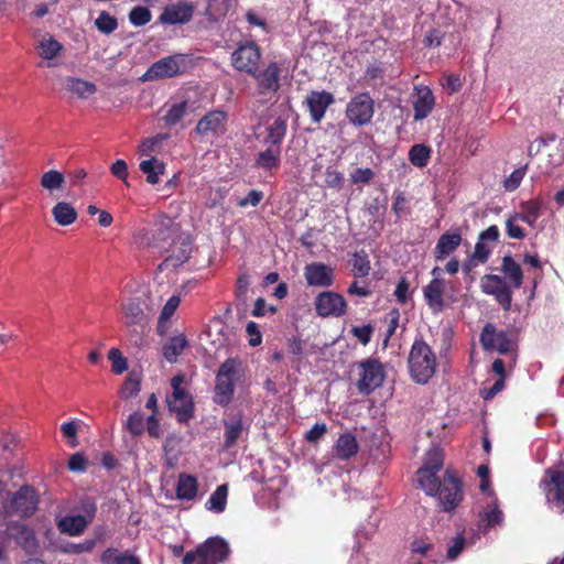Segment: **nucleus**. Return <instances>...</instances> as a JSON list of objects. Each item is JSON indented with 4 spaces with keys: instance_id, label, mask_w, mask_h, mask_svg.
<instances>
[{
    "instance_id": "nucleus-48",
    "label": "nucleus",
    "mask_w": 564,
    "mask_h": 564,
    "mask_svg": "<svg viewBox=\"0 0 564 564\" xmlns=\"http://www.w3.org/2000/svg\"><path fill=\"white\" fill-rule=\"evenodd\" d=\"M101 562L104 564H140L137 557L120 553L115 549H107L101 555Z\"/></svg>"
},
{
    "instance_id": "nucleus-51",
    "label": "nucleus",
    "mask_w": 564,
    "mask_h": 564,
    "mask_svg": "<svg viewBox=\"0 0 564 564\" xmlns=\"http://www.w3.org/2000/svg\"><path fill=\"white\" fill-rule=\"evenodd\" d=\"M161 352L166 361H176V336L161 337Z\"/></svg>"
},
{
    "instance_id": "nucleus-1",
    "label": "nucleus",
    "mask_w": 564,
    "mask_h": 564,
    "mask_svg": "<svg viewBox=\"0 0 564 564\" xmlns=\"http://www.w3.org/2000/svg\"><path fill=\"white\" fill-rule=\"evenodd\" d=\"M500 271L503 276L498 274H485L480 279L481 292L494 296L495 301L508 312L512 305V289H520L523 284V270L521 265L507 254L502 258Z\"/></svg>"
},
{
    "instance_id": "nucleus-60",
    "label": "nucleus",
    "mask_w": 564,
    "mask_h": 564,
    "mask_svg": "<svg viewBox=\"0 0 564 564\" xmlns=\"http://www.w3.org/2000/svg\"><path fill=\"white\" fill-rule=\"evenodd\" d=\"M465 545L466 539L463 534H458L457 536H455L447 549V558L451 561L456 560L458 555L463 552Z\"/></svg>"
},
{
    "instance_id": "nucleus-43",
    "label": "nucleus",
    "mask_w": 564,
    "mask_h": 564,
    "mask_svg": "<svg viewBox=\"0 0 564 564\" xmlns=\"http://www.w3.org/2000/svg\"><path fill=\"white\" fill-rule=\"evenodd\" d=\"M432 150L425 144H414L409 151V160L416 167H425L429 164Z\"/></svg>"
},
{
    "instance_id": "nucleus-56",
    "label": "nucleus",
    "mask_w": 564,
    "mask_h": 564,
    "mask_svg": "<svg viewBox=\"0 0 564 564\" xmlns=\"http://www.w3.org/2000/svg\"><path fill=\"white\" fill-rule=\"evenodd\" d=\"M249 286H250V278H249L248 273H246V272L240 273L237 279L236 289H235V295H236L237 301H240L242 303L246 302Z\"/></svg>"
},
{
    "instance_id": "nucleus-7",
    "label": "nucleus",
    "mask_w": 564,
    "mask_h": 564,
    "mask_svg": "<svg viewBox=\"0 0 564 564\" xmlns=\"http://www.w3.org/2000/svg\"><path fill=\"white\" fill-rule=\"evenodd\" d=\"M444 465V456L441 449L433 448L427 452L424 464L416 471V481L421 489L425 492L435 491V478L440 477L438 473Z\"/></svg>"
},
{
    "instance_id": "nucleus-41",
    "label": "nucleus",
    "mask_w": 564,
    "mask_h": 564,
    "mask_svg": "<svg viewBox=\"0 0 564 564\" xmlns=\"http://www.w3.org/2000/svg\"><path fill=\"white\" fill-rule=\"evenodd\" d=\"M183 382V376L178 373V386ZM194 413V404L184 389L178 387V422H187Z\"/></svg>"
},
{
    "instance_id": "nucleus-14",
    "label": "nucleus",
    "mask_w": 564,
    "mask_h": 564,
    "mask_svg": "<svg viewBox=\"0 0 564 564\" xmlns=\"http://www.w3.org/2000/svg\"><path fill=\"white\" fill-rule=\"evenodd\" d=\"M315 310L322 317H340L346 314L347 303L343 295L333 291H325L315 299Z\"/></svg>"
},
{
    "instance_id": "nucleus-39",
    "label": "nucleus",
    "mask_w": 564,
    "mask_h": 564,
    "mask_svg": "<svg viewBox=\"0 0 564 564\" xmlns=\"http://www.w3.org/2000/svg\"><path fill=\"white\" fill-rule=\"evenodd\" d=\"M541 213V203L538 200H528L521 205V213L513 214L518 220L533 226Z\"/></svg>"
},
{
    "instance_id": "nucleus-10",
    "label": "nucleus",
    "mask_w": 564,
    "mask_h": 564,
    "mask_svg": "<svg viewBox=\"0 0 564 564\" xmlns=\"http://www.w3.org/2000/svg\"><path fill=\"white\" fill-rule=\"evenodd\" d=\"M375 113V102L369 93L354 96L346 107V117L355 126L369 123Z\"/></svg>"
},
{
    "instance_id": "nucleus-36",
    "label": "nucleus",
    "mask_w": 564,
    "mask_h": 564,
    "mask_svg": "<svg viewBox=\"0 0 564 564\" xmlns=\"http://www.w3.org/2000/svg\"><path fill=\"white\" fill-rule=\"evenodd\" d=\"M66 90L79 98H88L96 93V85L75 77H67L64 82Z\"/></svg>"
},
{
    "instance_id": "nucleus-31",
    "label": "nucleus",
    "mask_w": 564,
    "mask_h": 564,
    "mask_svg": "<svg viewBox=\"0 0 564 564\" xmlns=\"http://www.w3.org/2000/svg\"><path fill=\"white\" fill-rule=\"evenodd\" d=\"M435 98L431 89L424 88L420 90L416 100L413 102L414 120L426 118L433 110Z\"/></svg>"
},
{
    "instance_id": "nucleus-21",
    "label": "nucleus",
    "mask_w": 564,
    "mask_h": 564,
    "mask_svg": "<svg viewBox=\"0 0 564 564\" xmlns=\"http://www.w3.org/2000/svg\"><path fill=\"white\" fill-rule=\"evenodd\" d=\"M176 313V295H172L163 306L158 318L156 334L160 337L176 336L174 315Z\"/></svg>"
},
{
    "instance_id": "nucleus-64",
    "label": "nucleus",
    "mask_w": 564,
    "mask_h": 564,
    "mask_svg": "<svg viewBox=\"0 0 564 564\" xmlns=\"http://www.w3.org/2000/svg\"><path fill=\"white\" fill-rule=\"evenodd\" d=\"M525 170L520 167L516 169L508 178H506L503 186L507 191H514L521 184L522 178L524 177Z\"/></svg>"
},
{
    "instance_id": "nucleus-23",
    "label": "nucleus",
    "mask_w": 564,
    "mask_h": 564,
    "mask_svg": "<svg viewBox=\"0 0 564 564\" xmlns=\"http://www.w3.org/2000/svg\"><path fill=\"white\" fill-rule=\"evenodd\" d=\"M445 280L433 278L427 285L423 288V295L426 304L433 312H442L445 307L444 302Z\"/></svg>"
},
{
    "instance_id": "nucleus-57",
    "label": "nucleus",
    "mask_w": 564,
    "mask_h": 564,
    "mask_svg": "<svg viewBox=\"0 0 564 564\" xmlns=\"http://www.w3.org/2000/svg\"><path fill=\"white\" fill-rule=\"evenodd\" d=\"M373 326L371 324H366L361 326H352L351 334L357 340L364 346L368 345L371 340L373 334Z\"/></svg>"
},
{
    "instance_id": "nucleus-52",
    "label": "nucleus",
    "mask_w": 564,
    "mask_h": 564,
    "mask_svg": "<svg viewBox=\"0 0 564 564\" xmlns=\"http://www.w3.org/2000/svg\"><path fill=\"white\" fill-rule=\"evenodd\" d=\"M152 14L145 7H134L129 14V20L134 26H142L151 21Z\"/></svg>"
},
{
    "instance_id": "nucleus-37",
    "label": "nucleus",
    "mask_w": 564,
    "mask_h": 564,
    "mask_svg": "<svg viewBox=\"0 0 564 564\" xmlns=\"http://www.w3.org/2000/svg\"><path fill=\"white\" fill-rule=\"evenodd\" d=\"M235 386L224 380L216 379L214 389V402L220 406H227L234 399Z\"/></svg>"
},
{
    "instance_id": "nucleus-34",
    "label": "nucleus",
    "mask_w": 564,
    "mask_h": 564,
    "mask_svg": "<svg viewBox=\"0 0 564 564\" xmlns=\"http://www.w3.org/2000/svg\"><path fill=\"white\" fill-rule=\"evenodd\" d=\"M52 215L54 220L59 226L64 227L72 225L77 219L76 209L72 206V204L67 202H58L57 204H55L52 208Z\"/></svg>"
},
{
    "instance_id": "nucleus-29",
    "label": "nucleus",
    "mask_w": 564,
    "mask_h": 564,
    "mask_svg": "<svg viewBox=\"0 0 564 564\" xmlns=\"http://www.w3.org/2000/svg\"><path fill=\"white\" fill-rule=\"evenodd\" d=\"M139 170L145 175V181L155 185L165 173V163L155 156L147 158L139 163Z\"/></svg>"
},
{
    "instance_id": "nucleus-50",
    "label": "nucleus",
    "mask_w": 564,
    "mask_h": 564,
    "mask_svg": "<svg viewBox=\"0 0 564 564\" xmlns=\"http://www.w3.org/2000/svg\"><path fill=\"white\" fill-rule=\"evenodd\" d=\"M108 358L111 361V370L116 375H121L128 369V360L118 348H111L108 352Z\"/></svg>"
},
{
    "instance_id": "nucleus-54",
    "label": "nucleus",
    "mask_w": 564,
    "mask_h": 564,
    "mask_svg": "<svg viewBox=\"0 0 564 564\" xmlns=\"http://www.w3.org/2000/svg\"><path fill=\"white\" fill-rule=\"evenodd\" d=\"M95 24H96L97 29L105 34L112 33L118 26V22H117L116 18H113L112 15H110L109 13H107L105 11H102L99 14V17L95 21Z\"/></svg>"
},
{
    "instance_id": "nucleus-38",
    "label": "nucleus",
    "mask_w": 564,
    "mask_h": 564,
    "mask_svg": "<svg viewBox=\"0 0 564 564\" xmlns=\"http://www.w3.org/2000/svg\"><path fill=\"white\" fill-rule=\"evenodd\" d=\"M141 390V375L135 370H131L127 376L121 389L119 390L120 398L128 400L137 397Z\"/></svg>"
},
{
    "instance_id": "nucleus-26",
    "label": "nucleus",
    "mask_w": 564,
    "mask_h": 564,
    "mask_svg": "<svg viewBox=\"0 0 564 564\" xmlns=\"http://www.w3.org/2000/svg\"><path fill=\"white\" fill-rule=\"evenodd\" d=\"M245 376L243 366L238 358H227L220 366L216 373V379L224 380L236 387Z\"/></svg>"
},
{
    "instance_id": "nucleus-11",
    "label": "nucleus",
    "mask_w": 564,
    "mask_h": 564,
    "mask_svg": "<svg viewBox=\"0 0 564 564\" xmlns=\"http://www.w3.org/2000/svg\"><path fill=\"white\" fill-rule=\"evenodd\" d=\"M224 442L223 449L234 448L243 436L247 437L249 426L245 422L241 411L229 412L223 419Z\"/></svg>"
},
{
    "instance_id": "nucleus-3",
    "label": "nucleus",
    "mask_w": 564,
    "mask_h": 564,
    "mask_svg": "<svg viewBox=\"0 0 564 564\" xmlns=\"http://www.w3.org/2000/svg\"><path fill=\"white\" fill-rule=\"evenodd\" d=\"M175 234L176 224L174 217L161 214L154 223L152 232L141 234L137 242L141 248H158L169 251L175 242Z\"/></svg>"
},
{
    "instance_id": "nucleus-55",
    "label": "nucleus",
    "mask_w": 564,
    "mask_h": 564,
    "mask_svg": "<svg viewBox=\"0 0 564 564\" xmlns=\"http://www.w3.org/2000/svg\"><path fill=\"white\" fill-rule=\"evenodd\" d=\"M178 265L188 261L189 254L193 250V239L189 235H178Z\"/></svg>"
},
{
    "instance_id": "nucleus-24",
    "label": "nucleus",
    "mask_w": 564,
    "mask_h": 564,
    "mask_svg": "<svg viewBox=\"0 0 564 564\" xmlns=\"http://www.w3.org/2000/svg\"><path fill=\"white\" fill-rule=\"evenodd\" d=\"M282 148L268 145L265 150L260 151L253 163V167L265 172L278 171L281 166Z\"/></svg>"
},
{
    "instance_id": "nucleus-9",
    "label": "nucleus",
    "mask_w": 564,
    "mask_h": 564,
    "mask_svg": "<svg viewBox=\"0 0 564 564\" xmlns=\"http://www.w3.org/2000/svg\"><path fill=\"white\" fill-rule=\"evenodd\" d=\"M360 378L357 388L362 394H370L381 387L386 377L383 365L377 358H368L359 364Z\"/></svg>"
},
{
    "instance_id": "nucleus-27",
    "label": "nucleus",
    "mask_w": 564,
    "mask_h": 564,
    "mask_svg": "<svg viewBox=\"0 0 564 564\" xmlns=\"http://www.w3.org/2000/svg\"><path fill=\"white\" fill-rule=\"evenodd\" d=\"M333 449L337 458L347 460L357 455L359 451V444L354 434L344 433L339 435Z\"/></svg>"
},
{
    "instance_id": "nucleus-5",
    "label": "nucleus",
    "mask_w": 564,
    "mask_h": 564,
    "mask_svg": "<svg viewBox=\"0 0 564 564\" xmlns=\"http://www.w3.org/2000/svg\"><path fill=\"white\" fill-rule=\"evenodd\" d=\"M435 491L426 492L431 497H437L440 506L446 512L453 511L462 502L464 492L463 484L451 470L444 473L443 478H435Z\"/></svg>"
},
{
    "instance_id": "nucleus-19",
    "label": "nucleus",
    "mask_w": 564,
    "mask_h": 564,
    "mask_svg": "<svg viewBox=\"0 0 564 564\" xmlns=\"http://www.w3.org/2000/svg\"><path fill=\"white\" fill-rule=\"evenodd\" d=\"M176 75L175 56L163 57L153 63L149 69L141 76L142 82H152L171 78Z\"/></svg>"
},
{
    "instance_id": "nucleus-8",
    "label": "nucleus",
    "mask_w": 564,
    "mask_h": 564,
    "mask_svg": "<svg viewBox=\"0 0 564 564\" xmlns=\"http://www.w3.org/2000/svg\"><path fill=\"white\" fill-rule=\"evenodd\" d=\"M261 59V50L254 42L239 43L238 47L231 54L232 67L248 75L256 74L259 69Z\"/></svg>"
},
{
    "instance_id": "nucleus-33",
    "label": "nucleus",
    "mask_w": 564,
    "mask_h": 564,
    "mask_svg": "<svg viewBox=\"0 0 564 564\" xmlns=\"http://www.w3.org/2000/svg\"><path fill=\"white\" fill-rule=\"evenodd\" d=\"M202 93L197 86L184 88L182 100L178 102V119L186 112L196 110L199 107Z\"/></svg>"
},
{
    "instance_id": "nucleus-28",
    "label": "nucleus",
    "mask_w": 564,
    "mask_h": 564,
    "mask_svg": "<svg viewBox=\"0 0 564 564\" xmlns=\"http://www.w3.org/2000/svg\"><path fill=\"white\" fill-rule=\"evenodd\" d=\"M176 441L174 437H167L164 444V455L167 465V469L163 473L162 480L163 487L166 488L167 491L174 490L175 485L172 481L173 469L176 463V452H175Z\"/></svg>"
},
{
    "instance_id": "nucleus-59",
    "label": "nucleus",
    "mask_w": 564,
    "mask_h": 564,
    "mask_svg": "<svg viewBox=\"0 0 564 564\" xmlns=\"http://www.w3.org/2000/svg\"><path fill=\"white\" fill-rule=\"evenodd\" d=\"M351 184H368L375 176L370 167H358L350 173Z\"/></svg>"
},
{
    "instance_id": "nucleus-18",
    "label": "nucleus",
    "mask_w": 564,
    "mask_h": 564,
    "mask_svg": "<svg viewBox=\"0 0 564 564\" xmlns=\"http://www.w3.org/2000/svg\"><path fill=\"white\" fill-rule=\"evenodd\" d=\"M304 276L311 286L328 288L334 283V270L322 262L306 264Z\"/></svg>"
},
{
    "instance_id": "nucleus-42",
    "label": "nucleus",
    "mask_w": 564,
    "mask_h": 564,
    "mask_svg": "<svg viewBox=\"0 0 564 564\" xmlns=\"http://www.w3.org/2000/svg\"><path fill=\"white\" fill-rule=\"evenodd\" d=\"M40 184L50 193L62 191L65 184V176L57 170H50L41 176Z\"/></svg>"
},
{
    "instance_id": "nucleus-16",
    "label": "nucleus",
    "mask_w": 564,
    "mask_h": 564,
    "mask_svg": "<svg viewBox=\"0 0 564 564\" xmlns=\"http://www.w3.org/2000/svg\"><path fill=\"white\" fill-rule=\"evenodd\" d=\"M480 343L485 349H496L506 355L511 351L512 341L506 330L497 332L496 327L488 323L484 326L480 334Z\"/></svg>"
},
{
    "instance_id": "nucleus-58",
    "label": "nucleus",
    "mask_w": 564,
    "mask_h": 564,
    "mask_svg": "<svg viewBox=\"0 0 564 564\" xmlns=\"http://www.w3.org/2000/svg\"><path fill=\"white\" fill-rule=\"evenodd\" d=\"M518 218L514 215H511L506 220V232L509 238L512 239H523L525 237L524 229L517 224Z\"/></svg>"
},
{
    "instance_id": "nucleus-2",
    "label": "nucleus",
    "mask_w": 564,
    "mask_h": 564,
    "mask_svg": "<svg viewBox=\"0 0 564 564\" xmlns=\"http://www.w3.org/2000/svg\"><path fill=\"white\" fill-rule=\"evenodd\" d=\"M408 365L414 382L425 384L436 371V356L423 339H415L409 354Z\"/></svg>"
},
{
    "instance_id": "nucleus-25",
    "label": "nucleus",
    "mask_w": 564,
    "mask_h": 564,
    "mask_svg": "<svg viewBox=\"0 0 564 564\" xmlns=\"http://www.w3.org/2000/svg\"><path fill=\"white\" fill-rule=\"evenodd\" d=\"M122 318L127 326H141L148 323L147 315L137 299H128L121 306Z\"/></svg>"
},
{
    "instance_id": "nucleus-15",
    "label": "nucleus",
    "mask_w": 564,
    "mask_h": 564,
    "mask_svg": "<svg viewBox=\"0 0 564 564\" xmlns=\"http://www.w3.org/2000/svg\"><path fill=\"white\" fill-rule=\"evenodd\" d=\"M250 76L256 79L257 89L261 96L276 94L280 89L281 67L276 62H270L263 70L258 69Z\"/></svg>"
},
{
    "instance_id": "nucleus-45",
    "label": "nucleus",
    "mask_w": 564,
    "mask_h": 564,
    "mask_svg": "<svg viewBox=\"0 0 564 564\" xmlns=\"http://www.w3.org/2000/svg\"><path fill=\"white\" fill-rule=\"evenodd\" d=\"M62 45L52 36H44L37 46L39 55L45 59H52L61 52Z\"/></svg>"
},
{
    "instance_id": "nucleus-4",
    "label": "nucleus",
    "mask_w": 564,
    "mask_h": 564,
    "mask_svg": "<svg viewBox=\"0 0 564 564\" xmlns=\"http://www.w3.org/2000/svg\"><path fill=\"white\" fill-rule=\"evenodd\" d=\"M230 549L220 536L208 538L182 558L183 564H219L227 560Z\"/></svg>"
},
{
    "instance_id": "nucleus-53",
    "label": "nucleus",
    "mask_w": 564,
    "mask_h": 564,
    "mask_svg": "<svg viewBox=\"0 0 564 564\" xmlns=\"http://www.w3.org/2000/svg\"><path fill=\"white\" fill-rule=\"evenodd\" d=\"M344 174L334 166H328L325 171V185L329 188L340 189L344 186Z\"/></svg>"
},
{
    "instance_id": "nucleus-40",
    "label": "nucleus",
    "mask_w": 564,
    "mask_h": 564,
    "mask_svg": "<svg viewBox=\"0 0 564 564\" xmlns=\"http://www.w3.org/2000/svg\"><path fill=\"white\" fill-rule=\"evenodd\" d=\"M227 497L228 485L223 484L218 486L216 490L210 495L209 499L206 502V508L217 513L225 511L227 505Z\"/></svg>"
},
{
    "instance_id": "nucleus-32",
    "label": "nucleus",
    "mask_w": 564,
    "mask_h": 564,
    "mask_svg": "<svg viewBox=\"0 0 564 564\" xmlns=\"http://www.w3.org/2000/svg\"><path fill=\"white\" fill-rule=\"evenodd\" d=\"M503 513L497 503L489 505L484 511L479 512L478 528L486 533L491 528L501 524Z\"/></svg>"
},
{
    "instance_id": "nucleus-46",
    "label": "nucleus",
    "mask_w": 564,
    "mask_h": 564,
    "mask_svg": "<svg viewBox=\"0 0 564 564\" xmlns=\"http://www.w3.org/2000/svg\"><path fill=\"white\" fill-rule=\"evenodd\" d=\"M167 139V134L160 133L155 137L143 140L138 147V153L140 156H154L160 150V144Z\"/></svg>"
},
{
    "instance_id": "nucleus-22",
    "label": "nucleus",
    "mask_w": 564,
    "mask_h": 564,
    "mask_svg": "<svg viewBox=\"0 0 564 564\" xmlns=\"http://www.w3.org/2000/svg\"><path fill=\"white\" fill-rule=\"evenodd\" d=\"M462 234L458 229L442 234L433 250L435 260H445L448 256H451L458 249V247L462 243Z\"/></svg>"
},
{
    "instance_id": "nucleus-61",
    "label": "nucleus",
    "mask_w": 564,
    "mask_h": 564,
    "mask_svg": "<svg viewBox=\"0 0 564 564\" xmlns=\"http://www.w3.org/2000/svg\"><path fill=\"white\" fill-rule=\"evenodd\" d=\"M61 431L64 435V437H66L68 440V444L72 446V447H75L78 445V442H77V432H78V424L75 422V421H69V422H65L61 425Z\"/></svg>"
},
{
    "instance_id": "nucleus-35",
    "label": "nucleus",
    "mask_w": 564,
    "mask_h": 564,
    "mask_svg": "<svg viewBox=\"0 0 564 564\" xmlns=\"http://www.w3.org/2000/svg\"><path fill=\"white\" fill-rule=\"evenodd\" d=\"M197 492V478L187 474H178V500H194Z\"/></svg>"
},
{
    "instance_id": "nucleus-13",
    "label": "nucleus",
    "mask_w": 564,
    "mask_h": 564,
    "mask_svg": "<svg viewBox=\"0 0 564 564\" xmlns=\"http://www.w3.org/2000/svg\"><path fill=\"white\" fill-rule=\"evenodd\" d=\"M227 121V112L220 109L210 110L198 120L195 132L202 138L219 137L226 132Z\"/></svg>"
},
{
    "instance_id": "nucleus-6",
    "label": "nucleus",
    "mask_w": 564,
    "mask_h": 564,
    "mask_svg": "<svg viewBox=\"0 0 564 564\" xmlns=\"http://www.w3.org/2000/svg\"><path fill=\"white\" fill-rule=\"evenodd\" d=\"M546 502L557 512H564V468H547L540 482Z\"/></svg>"
},
{
    "instance_id": "nucleus-47",
    "label": "nucleus",
    "mask_w": 564,
    "mask_h": 564,
    "mask_svg": "<svg viewBox=\"0 0 564 564\" xmlns=\"http://www.w3.org/2000/svg\"><path fill=\"white\" fill-rule=\"evenodd\" d=\"M351 264L354 275L357 278L367 276L371 269L369 257L365 250H360L354 253Z\"/></svg>"
},
{
    "instance_id": "nucleus-30",
    "label": "nucleus",
    "mask_w": 564,
    "mask_h": 564,
    "mask_svg": "<svg viewBox=\"0 0 564 564\" xmlns=\"http://www.w3.org/2000/svg\"><path fill=\"white\" fill-rule=\"evenodd\" d=\"M288 131V122L285 118L278 117L272 123L265 128V137L263 142L271 147L281 148Z\"/></svg>"
},
{
    "instance_id": "nucleus-62",
    "label": "nucleus",
    "mask_w": 564,
    "mask_h": 564,
    "mask_svg": "<svg viewBox=\"0 0 564 564\" xmlns=\"http://www.w3.org/2000/svg\"><path fill=\"white\" fill-rule=\"evenodd\" d=\"M490 254L491 249L488 246H486L484 241L478 239V241L475 245L474 252L469 257L478 261L479 263L484 264L488 261Z\"/></svg>"
},
{
    "instance_id": "nucleus-49",
    "label": "nucleus",
    "mask_w": 564,
    "mask_h": 564,
    "mask_svg": "<svg viewBox=\"0 0 564 564\" xmlns=\"http://www.w3.org/2000/svg\"><path fill=\"white\" fill-rule=\"evenodd\" d=\"M123 427L132 436H141L145 431V421L143 414L140 411L133 412L128 416L127 421L123 424Z\"/></svg>"
},
{
    "instance_id": "nucleus-17",
    "label": "nucleus",
    "mask_w": 564,
    "mask_h": 564,
    "mask_svg": "<svg viewBox=\"0 0 564 564\" xmlns=\"http://www.w3.org/2000/svg\"><path fill=\"white\" fill-rule=\"evenodd\" d=\"M335 102L334 95L326 90H312L306 97V105L311 119L315 123H319L324 118L326 110Z\"/></svg>"
},
{
    "instance_id": "nucleus-44",
    "label": "nucleus",
    "mask_w": 564,
    "mask_h": 564,
    "mask_svg": "<svg viewBox=\"0 0 564 564\" xmlns=\"http://www.w3.org/2000/svg\"><path fill=\"white\" fill-rule=\"evenodd\" d=\"M230 8V0H208L205 15L209 21H218L226 17Z\"/></svg>"
},
{
    "instance_id": "nucleus-12",
    "label": "nucleus",
    "mask_w": 564,
    "mask_h": 564,
    "mask_svg": "<svg viewBox=\"0 0 564 564\" xmlns=\"http://www.w3.org/2000/svg\"><path fill=\"white\" fill-rule=\"evenodd\" d=\"M96 511L97 508L94 502H85L83 505V513L62 518L58 521V529L70 536L80 535L93 522Z\"/></svg>"
},
{
    "instance_id": "nucleus-63",
    "label": "nucleus",
    "mask_w": 564,
    "mask_h": 564,
    "mask_svg": "<svg viewBox=\"0 0 564 564\" xmlns=\"http://www.w3.org/2000/svg\"><path fill=\"white\" fill-rule=\"evenodd\" d=\"M110 172L113 176L121 180L127 186L130 184L128 183V165L124 160H117L111 166Z\"/></svg>"
},
{
    "instance_id": "nucleus-20",
    "label": "nucleus",
    "mask_w": 564,
    "mask_h": 564,
    "mask_svg": "<svg viewBox=\"0 0 564 564\" xmlns=\"http://www.w3.org/2000/svg\"><path fill=\"white\" fill-rule=\"evenodd\" d=\"M11 505L18 514L31 516L37 507L36 494L31 487L24 486L14 494Z\"/></svg>"
}]
</instances>
